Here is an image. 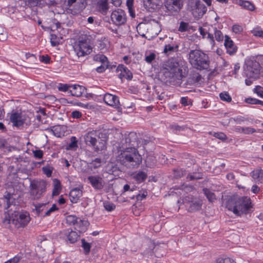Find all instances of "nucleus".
<instances>
[{
	"mask_svg": "<svg viewBox=\"0 0 263 263\" xmlns=\"http://www.w3.org/2000/svg\"><path fill=\"white\" fill-rule=\"evenodd\" d=\"M30 195L34 199H39L46 191V182L43 180H33L30 184Z\"/></svg>",
	"mask_w": 263,
	"mask_h": 263,
	"instance_id": "7",
	"label": "nucleus"
},
{
	"mask_svg": "<svg viewBox=\"0 0 263 263\" xmlns=\"http://www.w3.org/2000/svg\"><path fill=\"white\" fill-rule=\"evenodd\" d=\"M144 4L147 7L153 10L157 9L160 6V0H144Z\"/></svg>",
	"mask_w": 263,
	"mask_h": 263,
	"instance_id": "28",
	"label": "nucleus"
},
{
	"mask_svg": "<svg viewBox=\"0 0 263 263\" xmlns=\"http://www.w3.org/2000/svg\"><path fill=\"white\" fill-rule=\"evenodd\" d=\"M105 209L108 211H112L115 209V205L112 203H107L104 205Z\"/></svg>",
	"mask_w": 263,
	"mask_h": 263,
	"instance_id": "59",
	"label": "nucleus"
},
{
	"mask_svg": "<svg viewBox=\"0 0 263 263\" xmlns=\"http://www.w3.org/2000/svg\"><path fill=\"white\" fill-rule=\"evenodd\" d=\"M242 27L238 25H234L232 27V30L235 33H240L242 31Z\"/></svg>",
	"mask_w": 263,
	"mask_h": 263,
	"instance_id": "54",
	"label": "nucleus"
},
{
	"mask_svg": "<svg viewBox=\"0 0 263 263\" xmlns=\"http://www.w3.org/2000/svg\"><path fill=\"white\" fill-rule=\"evenodd\" d=\"M161 79L166 84L179 85L183 76L182 70L179 63L174 61H168L162 70Z\"/></svg>",
	"mask_w": 263,
	"mask_h": 263,
	"instance_id": "3",
	"label": "nucleus"
},
{
	"mask_svg": "<svg viewBox=\"0 0 263 263\" xmlns=\"http://www.w3.org/2000/svg\"><path fill=\"white\" fill-rule=\"evenodd\" d=\"M185 175V172L182 169L174 170V176L176 178H180Z\"/></svg>",
	"mask_w": 263,
	"mask_h": 263,
	"instance_id": "50",
	"label": "nucleus"
},
{
	"mask_svg": "<svg viewBox=\"0 0 263 263\" xmlns=\"http://www.w3.org/2000/svg\"><path fill=\"white\" fill-rule=\"evenodd\" d=\"M68 146L70 148H76L78 147L77 141L75 137H71V142L69 144Z\"/></svg>",
	"mask_w": 263,
	"mask_h": 263,
	"instance_id": "52",
	"label": "nucleus"
},
{
	"mask_svg": "<svg viewBox=\"0 0 263 263\" xmlns=\"http://www.w3.org/2000/svg\"><path fill=\"white\" fill-rule=\"evenodd\" d=\"M53 170V167L49 164H47L42 167L43 173L46 175L47 177H50L51 176Z\"/></svg>",
	"mask_w": 263,
	"mask_h": 263,
	"instance_id": "35",
	"label": "nucleus"
},
{
	"mask_svg": "<svg viewBox=\"0 0 263 263\" xmlns=\"http://www.w3.org/2000/svg\"><path fill=\"white\" fill-rule=\"evenodd\" d=\"M190 26L187 23L181 22L179 27V31L180 32H184L190 30Z\"/></svg>",
	"mask_w": 263,
	"mask_h": 263,
	"instance_id": "44",
	"label": "nucleus"
},
{
	"mask_svg": "<svg viewBox=\"0 0 263 263\" xmlns=\"http://www.w3.org/2000/svg\"><path fill=\"white\" fill-rule=\"evenodd\" d=\"M88 180L92 186L96 190H102L105 184L103 179L99 175L90 176L87 177Z\"/></svg>",
	"mask_w": 263,
	"mask_h": 263,
	"instance_id": "16",
	"label": "nucleus"
},
{
	"mask_svg": "<svg viewBox=\"0 0 263 263\" xmlns=\"http://www.w3.org/2000/svg\"><path fill=\"white\" fill-rule=\"evenodd\" d=\"M68 240L71 243H73L76 242L79 235L78 234L77 232L73 231H71L68 233V234L67 236Z\"/></svg>",
	"mask_w": 263,
	"mask_h": 263,
	"instance_id": "32",
	"label": "nucleus"
},
{
	"mask_svg": "<svg viewBox=\"0 0 263 263\" xmlns=\"http://www.w3.org/2000/svg\"><path fill=\"white\" fill-rule=\"evenodd\" d=\"M71 85L67 84H61L59 87V90L62 91H68L70 93V87Z\"/></svg>",
	"mask_w": 263,
	"mask_h": 263,
	"instance_id": "55",
	"label": "nucleus"
},
{
	"mask_svg": "<svg viewBox=\"0 0 263 263\" xmlns=\"http://www.w3.org/2000/svg\"><path fill=\"white\" fill-rule=\"evenodd\" d=\"M117 70L118 71H121L119 74V77L120 79L125 78L127 80H130L133 78L132 73L123 65H119Z\"/></svg>",
	"mask_w": 263,
	"mask_h": 263,
	"instance_id": "21",
	"label": "nucleus"
},
{
	"mask_svg": "<svg viewBox=\"0 0 263 263\" xmlns=\"http://www.w3.org/2000/svg\"><path fill=\"white\" fill-rule=\"evenodd\" d=\"M240 5L250 11H253L255 9L254 5L249 1H240Z\"/></svg>",
	"mask_w": 263,
	"mask_h": 263,
	"instance_id": "37",
	"label": "nucleus"
},
{
	"mask_svg": "<svg viewBox=\"0 0 263 263\" xmlns=\"http://www.w3.org/2000/svg\"><path fill=\"white\" fill-rule=\"evenodd\" d=\"M251 201L247 197H240L237 195L230 196L226 202V207L236 215L246 213L251 208Z\"/></svg>",
	"mask_w": 263,
	"mask_h": 263,
	"instance_id": "4",
	"label": "nucleus"
},
{
	"mask_svg": "<svg viewBox=\"0 0 263 263\" xmlns=\"http://www.w3.org/2000/svg\"><path fill=\"white\" fill-rule=\"evenodd\" d=\"M93 60L97 62H100L102 64L106 62H109L107 58L103 54H96L93 57Z\"/></svg>",
	"mask_w": 263,
	"mask_h": 263,
	"instance_id": "39",
	"label": "nucleus"
},
{
	"mask_svg": "<svg viewBox=\"0 0 263 263\" xmlns=\"http://www.w3.org/2000/svg\"><path fill=\"white\" fill-rule=\"evenodd\" d=\"M187 178H189L190 180H193L199 179L201 178V177L200 176V175L199 174H193V175L189 174L187 176Z\"/></svg>",
	"mask_w": 263,
	"mask_h": 263,
	"instance_id": "62",
	"label": "nucleus"
},
{
	"mask_svg": "<svg viewBox=\"0 0 263 263\" xmlns=\"http://www.w3.org/2000/svg\"><path fill=\"white\" fill-rule=\"evenodd\" d=\"M201 76L198 72H192L191 73L187 78L186 82L184 85H191L196 83H199L201 80Z\"/></svg>",
	"mask_w": 263,
	"mask_h": 263,
	"instance_id": "23",
	"label": "nucleus"
},
{
	"mask_svg": "<svg viewBox=\"0 0 263 263\" xmlns=\"http://www.w3.org/2000/svg\"><path fill=\"white\" fill-rule=\"evenodd\" d=\"M246 102L251 104H258L259 100L256 99L249 98L246 99Z\"/></svg>",
	"mask_w": 263,
	"mask_h": 263,
	"instance_id": "63",
	"label": "nucleus"
},
{
	"mask_svg": "<svg viewBox=\"0 0 263 263\" xmlns=\"http://www.w3.org/2000/svg\"><path fill=\"white\" fill-rule=\"evenodd\" d=\"M100 135V132L98 130H91L87 133L84 137L85 143L89 146L92 147L95 145L96 138Z\"/></svg>",
	"mask_w": 263,
	"mask_h": 263,
	"instance_id": "17",
	"label": "nucleus"
},
{
	"mask_svg": "<svg viewBox=\"0 0 263 263\" xmlns=\"http://www.w3.org/2000/svg\"><path fill=\"white\" fill-rule=\"evenodd\" d=\"M251 32L256 36L263 37V30L254 29L251 31Z\"/></svg>",
	"mask_w": 263,
	"mask_h": 263,
	"instance_id": "53",
	"label": "nucleus"
},
{
	"mask_svg": "<svg viewBox=\"0 0 263 263\" xmlns=\"http://www.w3.org/2000/svg\"><path fill=\"white\" fill-rule=\"evenodd\" d=\"M260 64L254 58L248 59L245 63V70L248 78L256 80L260 75Z\"/></svg>",
	"mask_w": 263,
	"mask_h": 263,
	"instance_id": "6",
	"label": "nucleus"
},
{
	"mask_svg": "<svg viewBox=\"0 0 263 263\" xmlns=\"http://www.w3.org/2000/svg\"><path fill=\"white\" fill-rule=\"evenodd\" d=\"M10 121L13 123V125L18 127L22 126L24 122L21 114L18 112H13L10 116Z\"/></svg>",
	"mask_w": 263,
	"mask_h": 263,
	"instance_id": "26",
	"label": "nucleus"
},
{
	"mask_svg": "<svg viewBox=\"0 0 263 263\" xmlns=\"http://www.w3.org/2000/svg\"><path fill=\"white\" fill-rule=\"evenodd\" d=\"M252 176L256 182H263V170H256L252 172Z\"/></svg>",
	"mask_w": 263,
	"mask_h": 263,
	"instance_id": "29",
	"label": "nucleus"
},
{
	"mask_svg": "<svg viewBox=\"0 0 263 263\" xmlns=\"http://www.w3.org/2000/svg\"><path fill=\"white\" fill-rule=\"evenodd\" d=\"M145 163L147 167H153L156 163V159L155 157L152 155L147 156L145 159Z\"/></svg>",
	"mask_w": 263,
	"mask_h": 263,
	"instance_id": "34",
	"label": "nucleus"
},
{
	"mask_svg": "<svg viewBox=\"0 0 263 263\" xmlns=\"http://www.w3.org/2000/svg\"><path fill=\"white\" fill-rule=\"evenodd\" d=\"M58 209L57 207L56 204H54L52 205V206L48 210L46 211L45 213V214L44 215V216H47L50 215L51 213L57 210Z\"/></svg>",
	"mask_w": 263,
	"mask_h": 263,
	"instance_id": "56",
	"label": "nucleus"
},
{
	"mask_svg": "<svg viewBox=\"0 0 263 263\" xmlns=\"http://www.w3.org/2000/svg\"><path fill=\"white\" fill-rule=\"evenodd\" d=\"M125 142L130 146L129 147H134L138 145V138L135 132H130L125 136Z\"/></svg>",
	"mask_w": 263,
	"mask_h": 263,
	"instance_id": "19",
	"label": "nucleus"
},
{
	"mask_svg": "<svg viewBox=\"0 0 263 263\" xmlns=\"http://www.w3.org/2000/svg\"><path fill=\"white\" fill-rule=\"evenodd\" d=\"M224 44L227 49V53H228L230 55H233L236 52L237 48L236 46L234 45V42L228 35H225Z\"/></svg>",
	"mask_w": 263,
	"mask_h": 263,
	"instance_id": "20",
	"label": "nucleus"
},
{
	"mask_svg": "<svg viewBox=\"0 0 263 263\" xmlns=\"http://www.w3.org/2000/svg\"><path fill=\"white\" fill-rule=\"evenodd\" d=\"M134 0H127L126 1V5L128 8L129 12H130V15L134 17H135V14H133V6Z\"/></svg>",
	"mask_w": 263,
	"mask_h": 263,
	"instance_id": "48",
	"label": "nucleus"
},
{
	"mask_svg": "<svg viewBox=\"0 0 263 263\" xmlns=\"http://www.w3.org/2000/svg\"><path fill=\"white\" fill-rule=\"evenodd\" d=\"M86 5V0H67L66 9L68 13L76 15L81 13Z\"/></svg>",
	"mask_w": 263,
	"mask_h": 263,
	"instance_id": "8",
	"label": "nucleus"
},
{
	"mask_svg": "<svg viewBox=\"0 0 263 263\" xmlns=\"http://www.w3.org/2000/svg\"><path fill=\"white\" fill-rule=\"evenodd\" d=\"M100 135L96 138L95 145H93V149L97 152L101 151L106 148L107 139L105 134L100 132Z\"/></svg>",
	"mask_w": 263,
	"mask_h": 263,
	"instance_id": "15",
	"label": "nucleus"
},
{
	"mask_svg": "<svg viewBox=\"0 0 263 263\" xmlns=\"http://www.w3.org/2000/svg\"><path fill=\"white\" fill-rule=\"evenodd\" d=\"M34 156L38 159H41L43 157V153L41 150H35L33 151Z\"/></svg>",
	"mask_w": 263,
	"mask_h": 263,
	"instance_id": "61",
	"label": "nucleus"
},
{
	"mask_svg": "<svg viewBox=\"0 0 263 263\" xmlns=\"http://www.w3.org/2000/svg\"><path fill=\"white\" fill-rule=\"evenodd\" d=\"M51 130L53 135L57 137H61L63 135V130H62V127L60 125L53 126Z\"/></svg>",
	"mask_w": 263,
	"mask_h": 263,
	"instance_id": "33",
	"label": "nucleus"
},
{
	"mask_svg": "<svg viewBox=\"0 0 263 263\" xmlns=\"http://www.w3.org/2000/svg\"><path fill=\"white\" fill-rule=\"evenodd\" d=\"M203 191L206 197L210 202H213L215 199H216L215 195L210 190L208 189H204Z\"/></svg>",
	"mask_w": 263,
	"mask_h": 263,
	"instance_id": "38",
	"label": "nucleus"
},
{
	"mask_svg": "<svg viewBox=\"0 0 263 263\" xmlns=\"http://www.w3.org/2000/svg\"><path fill=\"white\" fill-rule=\"evenodd\" d=\"M102 163V160L101 158H96L89 163V168L91 170L98 168L101 166Z\"/></svg>",
	"mask_w": 263,
	"mask_h": 263,
	"instance_id": "31",
	"label": "nucleus"
},
{
	"mask_svg": "<svg viewBox=\"0 0 263 263\" xmlns=\"http://www.w3.org/2000/svg\"><path fill=\"white\" fill-rule=\"evenodd\" d=\"M82 247L84 249V252L86 254L89 253L91 248L90 243L87 242L84 239L81 240Z\"/></svg>",
	"mask_w": 263,
	"mask_h": 263,
	"instance_id": "41",
	"label": "nucleus"
},
{
	"mask_svg": "<svg viewBox=\"0 0 263 263\" xmlns=\"http://www.w3.org/2000/svg\"><path fill=\"white\" fill-rule=\"evenodd\" d=\"M51 36V44L53 46H55L59 44V42L56 41L57 35L53 34L50 35Z\"/></svg>",
	"mask_w": 263,
	"mask_h": 263,
	"instance_id": "60",
	"label": "nucleus"
},
{
	"mask_svg": "<svg viewBox=\"0 0 263 263\" xmlns=\"http://www.w3.org/2000/svg\"><path fill=\"white\" fill-rule=\"evenodd\" d=\"M194 4L192 9V13L195 17H201L206 12V8L199 0H194L192 3Z\"/></svg>",
	"mask_w": 263,
	"mask_h": 263,
	"instance_id": "14",
	"label": "nucleus"
},
{
	"mask_svg": "<svg viewBox=\"0 0 263 263\" xmlns=\"http://www.w3.org/2000/svg\"><path fill=\"white\" fill-rule=\"evenodd\" d=\"M108 0H98L97 6L98 10L103 15H106L109 8L108 3Z\"/></svg>",
	"mask_w": 263,
	"mask_h": 263,
	"instance_id": "25",
	"label": "nucleus"
},
{
	"mask_svg": "<svg viewBox=\"0 0 263 263\" xmlns=\"http://www.w3.org/2000/svg\"><path fill=\"white\" fill-rule=\"evenodd\" d=\"M189 59L191 64L196 69H206L209 67L208 56L201 50H191Z\"/></svg>",
	"mask_w": 263,
	"mask_h": 263,
	"instance_id": "5",
	"label": "nucleus"
},
{
	"mask_svg": "<svg viewBox=\"0 0 263 263\" xmlns=\"http://www.w3.org/2000/svg\"><path fill=\"white\" fill-rule=\"evenodd\" d=\"M53 189L52 191V195H58L61 191V184L59 180L58 179H54L53 180Z\"/></svg>",
	"mask_w": 263,
	"mask_h": 263,
	"instance_id": "30",
	"label": "nucleus"
},
{
	"mask_svg": "<svg viewBox=\"0 0 263 263\" xmlns=\"http://www.w3.org/2000/svg\"><path fill=\"white\" fill-rule=\"evenodd\" d=\"M147 177V174L142 171L139 172L135 176L136 179L138 181H144Z\"/></svg>",
	"mask_w": 263,
	"mask_h": 263,
	"instance_id": "45",
	"label": "nucleus"
},
{
	"mask_svg": "<svg viewBox=\"0 0 263 263\" xmlns=\"http://www.w3.org/2000/svg\"><path fill=\"white\" fill-rule=\"evenodd\" d=\"M214 27L212 25H204L203 27L199 28L200 34L202 35L203 39H206L209 40L210 45L214 47L215 42L214 37Z\"/></svg>",
	"mask_w": 263,
	"mask_h": 263,
	"instance_id": "9",
	"label": "nucleus"
},
{
	"mask_svg": "<svg viewBox=\"0 0 263 263\" xmlns=\"http://www.w3.org/2000/svg\"><path fill=\"white\" fill-rule=\"evenodd\" d=\"M110 17L113 23L118 26L124 24L126 21L124 11L120 9L114 11L111 14Z\"/></svg>",
	"mask_w": 263,
	"mask_h": 263,
	"instance_id": "13",
	"label": "nucleus"
},
{
	"mask_svg": "<svg viewBox=\"0 0 263 263\" xmlns=\"http://www.w3.org/2000/svg\"><path fill=\"white\" fill-rule=\"evenodd\" d=\"M5 199L7 202L6 209H8L9 216L8 218H6L4 220V222L12 224L17 228L27 226L30 220L29 214L27 212L21 213L14 211V212H12L13 208L15 209V205L12 204L13 199L12 195L8 193L7 195L5 196Z\"/></svg>",
	"mask_w": 263,
	"mask_h": 263,
	"instance_id": "1",
	"label": "nucleus"
},
{
	"mask_svg": "<svg viewBox=\"0 0 263 263\" xmlns=\"http://www.w3.org/2000/svg\"><path fill=\"white\" fill-rule=\"evenodd\" d=\"M85 90L86 88L85 87L79 85H71L70 87L71 95L76 97H81Z\"/></svg>",
	"mask_w": 263,
	"mask_h": 263,
	"instance_id": "22",
	"label": "nucleus"
},
{
	"mask_svg": "<svg viewBox=\"0 0 263 263\" xmlns=\"http://www.w3.org/2000/svg\"><path fill=\"white\" fill-rule=\"evenodd\" d=\"M116 161L128 168L138 167L142 162V158L137 148H123L116 153Z\"/></svg>",
	"mask_w": 263,
	"mask_h": 263,
	"instance_id": "2",
	"label": "nucleus"
},
{
	"mask_svg": "<svg viewBox=\"0 0 263 263\" xmlns=\"http://www.w3.org/2000/svg\"><path fill=\"white\" fill-rule=\"evenodd\" d=\"M109 67V62L102 63V65L96 68L98 72L101 73L104 71Z\"/></svg>",
	"mask_w": 263,
	"mask_h": 263,
	"instance_id": "46",
	"label": "nucleus"
},
{
	"mask_svg": "<svg viewBox=\"0 0 263 263\" xmlns=\"http://www.w3.org/2000/svg\"><path fill=\"white\" fill-rule=\"evenodd\" d=\"M82 196V191L78 187L73 189L69 193V199L72 203H77Z\"/></svg>",
	"mask_w": 263,
	"mask_h": 263,
	"instance_id": "24",
	"label": "nucleus"
},
{
	"mask_svg": "<svg viewBox=\"0 0 263 263\" xmlns=\"http://www.w3.org/2000/svg\"><path fill=\"white\" fill-rule=\"evenodd\" d=\"M184 203L188 208V211L190 212L198 211L202 205V202L200 200L189 196L185 197Z\"/></svg>",
	"mask_w": 263,
	"mask_h": 263,
	"instance_id": "11",
	"label": "nucleus"
},
{
	"mask_svg": "<svg viewBox=\"0 0 263 263\" xmlns=\"http://www.w3.org/2000/svg\"><path fill=\"white\" fill-rule=\"evenodd\" d=\"M214 136L221 140H226L227 139L226 135L223 133H214Z\"/></svg>",
	"mask_w": 263,
	"mask_h": 263,
	"instance_id": "58",
	"label": "nucleus"
},
{
	"mask_svg": "<svg viewBox=\"0 0 263 263\" xmlns=\"http://www.w3.org/2000/svg\"><path fill=\"white\" fill-rule=\"evenodd\" d=\"M216 263H235V262L230 258H218L216 260Z\"/></svg>",
	"mask_w": 263,
	"mask_h": 263,
	"instance_id": "47",
	"label": "nucleus"
},
{
	"mask_svg": "<svg viewBox=\"0 0 263 263\" xmlns=\"http://www.w3.org/2000/svg\"><path fill=\"white\" fill-rule=\"evenodd\" d=\"M183 0H165V7L168 11L173 13L178 12L183 7Z\"/></svg>",
	"mask_w": 263,
	"mask_h": 263,
	"instance_id": "12",
	"label": "nucleus"
},
{
	"mask_svg": "<svg viewBox=\"0 0 263 263\" xmlns=\"http://www.w3.org/2000/svg\"><path fill=\"white\" fill-rule=\"evenodd\" d=\"M89 222L87 220H82L79 218L77 223L74 225V229L79 233H84L87 230Z\"/></svg>",
	"mask_w": 263,
	"mask_h": 263,
	"instance_id": "27",
	"label": "nucleus"
},
{
	"mask_svg": "<svg viewBox=\"0 0 263 263\" xmlns=\"http://www.w3.org/2000/svg\"><path fill=\"white\" fill-rule=\"evenodd\" d=\"M237 130L239 132L241 130L245 134H252L256 132V130L254 128L250 127H239L237 128Z\"/></svg>",
	"mask_w": 263,
	"mask_h": 263,
	"instance_id": "43",
	"label": "nucleus"
},
{
	"mask_svg": "<svg viewBox=\"0 0 263 263\" xmlns=\"http://www.w3.org/2000/svg\"><path fill=\"white\" fill-rule=\"evenodd\" d=\"M79 218L76 217L75 215H70L66 217V223L69 225L74 226L77 223L78 220Z\"/></svg>",
	"mask_w": 263,
	"mask_h": 263,
	"instance_id": "36",
	"label": "nucleus"
},
{
	"mask_svg": "<svg viewBox=\"0 0 263 263\" xmlns=\"http://www.w3.org/2000/svg\"><path fill=\"white\" fill-rule=\"evenodd\" d=\"M104 101L107 105L115 108H119L120 106V102L118 97L109 93L104 95Z\"/></svg>",
	"mask_w": 263,
	"mask_h": 263,
	"instance_id": "18",
	"label": "nucleus"
},
{
	"mask_svg": "<svg viewBox=\"0 0 263 263\" xmlns=\"http://www.w3.org/2000/svg\"><path fill=\"white\" fill-rule=\"evenodd\" d=\"M79 57H84L90 54L92 48L90 45L89 41L87 40H81L79 41V44L74 49Z\"/></svg>",
	"mask_w": 263,
	"mask_h": 263,
	"instance_id": "10",
	"label": "nucleus"
},
{
	"mask_svg": "<svg viewBox=\"0 0 263 263\" xmlns=\"http://www.w3.org/2000/svg\"><path fill=\"white\" fill-rule=\"evenodd\" d=\"M219 97L222 101L227 102H230L232 101V98L227 92H222L219 94Z\"/></svg>",
	"mask_w": 263,
	"mask_h": 263,
	"instance_id": "42",
	"label": "nucleus"
},
{
	"mask_svg": "<svg viewBox=\"0 0 263 263\" xmlns=\"http://www.w3.org/2000/svg\"><path fill=\"white\" fill-rule=\"evenodd\" d=\"M214 34L216 40L218 42L222 41L223 40V35L220 30L217 29V28L214 27Z\"/></svg>",
	"mask_w": 263,
	"mask_h": 263,
	"instance_id": "40",
	"label": "nucleus"
},
{
	"mask_svg": "<svg viewBox=\"0 0 263 263\" xmlns=\"http://www.w3.org/2000/svg\"><path fill=\"white\" fill-rule=\"evenodd\" d=\"M156 58V54L154 53H150L148 55H146L145 60L147 63H151Z\"/></svg>",
	"mask_w": 263,
	"mask_h": 263,
	"instance_id": "49",
	"label": "nucleus"
},
{
	"mask_svg": "<svg viewBox=\"0 0 263 263\" xmlns=\"http://www.w3.org/2000/svg\"><path fill=\"white\" fill-rule=\"evenodd\" d=\"M71 116L75 119H78L81 117L82 114L81 112L78 110L73 111L71 112Z\"/></svg>",
	"mask_w": 263,
	"mask_h": 263,
	"instance_id": "64",
	"label": "nucleus"
},
{
	"mask_svg": "<svg viewBox=\"0 0 263 263\" xmlns=\"http://www.w3.org/2000/svg\"><path fill=\"white\" fill-rule=\"evenodd\" d=\"M254 92L256 93L258 96L263 98V87L260 86H257L254 88Z\"/></svg>",
	"mask_w": 263,
	"mask_h": 263,
	"instance_id": "51",
	"label": "nucleus"
},
{
	"mask_svg": "<svg viewBox=\"0 0 263 263\" xmlns=\"http://www.w3.org/2000/svg\"><path fill=\"white\" fill-rule=\"evenodd\" d=\"M182 191H184L185 192H190L194 190V187L192 185H182L180 188Z\"/></svg>",
	"mask_w": 263,
	"mask_h": 263,
	"instance_id": "57",
	"label": "nucleus"
}]
</instances>
